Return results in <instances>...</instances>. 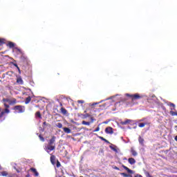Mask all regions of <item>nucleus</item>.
<instances>
[{"label": "nucleus", "mask_w": 177, "mask_h": 177, "mask_svg": "<svg viewBox=\"0 0 177 177\" xmlns=\"http://www.w3.org/2000/svg\"><path fill=\"white\" fill-rule=\"evenodd\" d=\"M8 46H9V48H15V44L12 41H10L8 44Z\"/></svg>", "instance_id": "23"}, {"label": "nucleus", "mask_w": 177, "mask_h": 177, "mask_svg": "<svg viewBox=\"0 0 177 177\" xmlns=\"http://www.w3.org/2000/svg\"><path fill=\"white\" fill-rule=\"evenodd\" d=\"M63 131L65 132V133H71V129H70L68 127H64Z\"/></svg>", "instance_id": "16"}, {"label": "nucleus", "mask_w": 177, "mask_h": 177, "mask_svg": "<svg viewBox=\"0 0 177 177\" xmlns=\"http://www.w3.org/2000/svg\"><path fill=\"white\" fill-rule=\"evenodd\" d=\"M9 113H10V110H9V108H6L4 109V111H1V113H0V118H2V117H3V115L6 114H9Z\"/></svg>", "instance_id": "6"}, {"label": "nucleus", "mask_w": 177, "mask_h": 177, "mask_svg": "<svg viewBox=\"0 0 177 177\" xmlns=\"http://www.w3.org/2000/svg\"><path fill=\"white\" fill-rule=\"evenodd\" d=\"M56 160V157L55 156V155H52L50 156V161H51V163L55 165V161Z\"/></svg>", "instance_id": "18"}, {"label": "nucleus", "mask_w": 177, "mask_h": 177, "mask_svg": "<svg viewBox=\"0 0 177 177\" xmlns=\"http://www.w3.org/2000/svg\"><path fill=\"white\" fill-rule=\"evenodd\" d=\"M12 110L17 111V113L21 114L26 111V106L21 105H16L12 108Z\"/></svg>", "instance_id": "3"}, {"label": "nucleus", "mask_w": 177, "mask_h": 177, "mask_svg": "<svg viewBox=\"0 0 177 177\" xmlns=\"http://www.w3.org/2000/svg\"><path fill=\"white\" fill-rule=\"evenodd\" d=\"M131 122H132V120L127 119L124 122H121L120 124L121 125H127L128 124H131Z\"/></svg>", "instance_id": "13"}, {"label": "nucleus", "mask_w": 177, "mask_h": 177, "mask_svg": "<svg viewBox=\"0 0 177 177\" xmlns=\"http://www.w3.org/2000/svg\"><path fill=\"white\" fill-rule=\"evenodd\" d=\"M99 139H100L101 140H103V142H105V143L110 144V142L109 140H107L106 138H104L102 136H100Z\"/></svg>", "instance_id": "20"}, {"label": "nucleus", "mask_w": 177, "mask_h": 177, "mask_svg": "<svg viewBox=\"0 0 177 177\" xmlns=\"http://www.w3.org/2000/svg\"><path fill=\"white\" fill-rule=\"evenodd\" d=\"M30 171L32 172H33V174H35V176H39V173H38V171H37V169H35L34 167H31Z\"/></svg>", "instance_id": "12"}, {"label": "nucleus", "mask_w": 177, "mask_h": 177, "mask_svg": "<svg viewBox=\"0 0 177 177\" xmlns=\"http://www.w3.org/2000/svg\"><path fill=\"white\" fill-rule=\"evenodd\" d=\"M56 149V136H53L50 140H48V145L45 147V150L48 153L53 151Z\"/></svg>", "instance_id": "1"}, {"label": "nucleus", "mask_w": 177, "mask_h": 177, "mask_svg": "<svg viewBox=\"0 0 177 177\" xmlns=\"http://www.w3.org/2000/svg\"><path fill=\"white\" fill-rule=\"evenodd\" d=\"M46 127H50V124L47 123L46 122H43V127L46 128Z\"/></svg>", "instance_id": "25"}, {"label": "nucleus", "mask_w": 177, "mask_h": 177, "mask_svg": "<svg viewBox=\"0 0 177 177\" xmlns=\"http://www.w3.org/2000/svg\"><path fill=\"white\" fill-rule=\"evenodd\" d=\"M170 114H171V115H177V112L171 111V112H170Z\"/></svg>", "instance_id": "34"}, {"label": "nucleus", "mask_w": 177, "mask_h": 177, "mask_svg": "<svg viewBox=\"0 0 177 177\" xmlns=\"http://www.w3.org/2000/svg\"><path fill=\"white\" fill-rule=\"evenodd\" d=\"M169 106H170V107H174V109H175V104H174V103H170V104H169Z\"/></svg>", "instance_id": "36"}, {"label": "nucleus", "mask_w": 177, "mask_h": 177, "mask_svg": "<svg viewBox=\"0 0 177 177\" xmlns=\"http://www.w3.org/2000/svg\"><path fill=\"white\" fill-rule=\"evenodd\" d=\"M150 122H144V123H139L138 127L139 128H144L145 125H150Z\"/></svg>", "instance_id": "14"}, {"label": "nucleus", "mask_w": 177, "mask_h": 177, "mask_svg": "<svg viewBox=\"0 0 177 177\" xmlns=\"http://www.w3.org/2000/svg\"><path fill=\"white\" fill-rule=\"evenodd\" d=\"M35 117L39 118L40 120H42V115H41V112L39 111H37L35 113Z\"/></svg>", "instance_id": "17"}, {"label": "nucleus", "mask_w": 177, "mask_h": 177, "mask_svg": "<svg viewBox=\"0 0 177 177\" xmlns=\"http://www.w3.org/2000/svg\"><path fill=\"white\" fill-rule=\"evenodd\" d=\"M113 169H116L117 171H120V168H118L117 166H115L113 167Z\"/></svg>", "instance_id": "39"}, {"label": "nucleus", "mask_w": 177, "mask_h": 177, "mask_svg": "<svg viewBox=\"0 0 177 177\" xmlns=\"http://www.w3.org/2000/svg\"><path fill=\"white\" fill-rule=\"evenodd\" d=\"M93 121H96V120H95V118H93V117L91 118V122H93Z\"/></svg>", "instance_id": "38"}, {"label": "nucleus", "mask_w": 177, "mask_h": 177, "mask_svg": "<svg viewBox=\"0 0 177 177\" xmlns=\"http://www.w3.org/2000/svg\"><path fill=\"white\" fill-rule=\"evenodd\" d=\"M109 147H110V149H111V150H113L115 153H118V150L117 149V148L115 147H113V145H111Z\"/></svg>", "instance_id": "22"}, {"label": "nucleus", "mask_w": 177, "mask_h": 177, "mask_svg": "<svg viewBox=\"0 0 177 177\" xmlns=\"http://www.w3.org/2000/svg\"><path fill=\"white\" fill-rule=\"evenodd\" d=\"M3 103H8L10 106H13V104H16V103H17V100L15 98H13L12 100L9 98H3Z\"/></svg>", "instance_id": "4"}, {"label": "nucleus", "mask_w": 177, "mask_h": 177, "mask_svg": "<svg viewBox=\"0 0 177 177\" xmlns=\"http://www.w3.org/2000/svg\"><path fill=\"white\" fill-rule=\"evenodd\" d=\"M95 104H97V103H95V104H92V106H95Z\"/></svg>", "instance_id": "43"}, {"label": "nucleus", "mask_w": 177, "mask_h": 177, "mask_svg": "<svg viewBox=\"0 0 177 177\" xmlns=\"http://www.w3.org/2000/svg\"><path fill=\"white\" fill-rule=\"evenodd\" d=\"M77 103H80L81 104H84V103H85V102L84 100H78Z\"/></svg>", "instance_id": "35"}, {"label": "nucleus", "mask_w": 177, "mask_h": 177, "mask_svg": "<svg viewBox=\"0 0 177 177\" xmlns=\"http://www.w3.org/2000/svg\"><path fill=\"white\" fill-rule=\"evenodd\" d=\"M120 175H122V176H124V177L129 176V175L127 174L126 173H121Z\"/></svg>", "instance_id": "32"}, {"label": "nucleus", "mask_w": 177, "mask_h": 177, "mask_svg": "<svg viewBox=\"0 0 177 177\" xmlns=\"http://www.w3.org/2000/svg\"><path fill=\"white\" fill-rule=\"evenodd\" d=\"M122 168H124V169H125L128 172V174H133V171L128 168V167L124 165H122Z\"/></svg>", "instance_id": "9"}, {"label": "nucleus", "mask_w": 177, "mask_h": 177, "mask_svg": "<svg viewBox=\"0 0 177 177\" xmlns=\"http://www.w3.org/2000/svg\"><path fill=\"white\" fill-rule=\"evenodd\" d=\"M84 117H91V115L89 114V113H86L85 115H84Z\"/></svg>", "instance_id": "40"}, {"label": "nucleus", "mask_w": 177, "mask_h": 177, "mask_svg": "<svg viewBox=\"0 0 177 177\" xmlns=\"http://www.w3.org/2000/svg\"><path fill=\"white\" fill-rule=\"evenodd\" d=\"M174 128H175V129H177V126H175Z\"/></svg>", "instance_id": "44"}, {"label": "nucleus", "mask_w": 177, "mask_h": 177, "mask_svg": "<svg viewBox=\"0 0 177 177\" xmlns=\"http://www.w3.org/2000/svg\"><path fill=\"white\" fill-rule=\"evenodd\" d=\"M131 153L132 156H133L134 157H136V156H138V152H136L135 149H131Z\"/></svg>", "instance_id": "21"}, {"label": "nucleus", "mask_w": 177, "mask_h": 177, "mask_svg": "<svg viewBox=\"0 0 177 177\" xmlns=\"http://www.w3.org/2000/svg\"><path fill=\"white\" fill-rule=\"evenodd\" d=\"M39 138L41 142H45V138L42 136H39Z\"/></svg>", "instance_id": "28"}, {"label": "nucleus", "mask_w": 177, "mask_h": 177, "mask_svg": "<svg viewBox=\"0 0 177 177\" xmlns=\"http://www.w3.org/2000/svg\"><path fill=\"white\" fill-rule=\"evenodd\" d=\"M5 44V39H0V46H2Z\"/></svg>", "instance_id": "26"}, {"label": "nucleus", "mask_w": 177, "mask_h": 177, "mask_svg": "<svg viewBox=\"0 0 177 177\" xmlns=\"http://www.w3.org/2000/svg\"><path fill=\"white\" fill-rule=\"evenodd\" d=\"M57 128H63V124L62 123H57Z\"/></svg>", "instance_id": "27"}, {"label": "nucleus", "mask_w": 177, "mask_h": 177, "mask_svg": "<svg viewBox=\"0 0 177 177\" xmlns=\"http://www.w3.org/2000/svg\"><path fill=\"white\" fill-rule=\"evenodd\" d=\"M60 111L63 114V115H68V111H67V109H66V108L62 107L60 109Z\"/></svg>", "instance_id": "8"}, {"label": "nucleus", "mask_w": 177, "mask_h": 177, "mask_svg": "<svg viewBox=\"0 0 177 177\" xmlns=\"http://www.w3.org/2000/svg\"><path fill=\"white\" fill-rule=\"evenodd\" d=\"M106 133H109L110 135H113L114 133V131L113 130V127H108L105 129Z\"/></svg>", "instance_id": "7"}, {"label": "nucleus", "mask_w": 177, "mask_h": 177, "mask_svg": "<svg viewBox=\"0 0 177 177\" xmlns=\"http://www.w3.org/2000/svg\"><path fill=\"white\" fill-rule=\"evenodd\" d=\"M1 165H0V169H1Z\"/></svg>", "instance_id": "45"}, {"label": "nucleus", "mask_w": 177, "mask_h": 177, "mask_svg": "<svg viewBox=\"0 0 177 177\" xmlns=\"http://www.w3.org/2000/svg\"><path fill=\"white\" fill-rule=\"evenodd\" d=\"M100 131V127H97L93 132H99Z\"/></svg>", "instance_id": "29"}, {"label": "nucleus", "mask_w": 177, "mask_h": 177, "mask_svg": "<svg viewBox=\"0 0 177 177\" xmlns=\"http://www.w3.org/2000/svg\"><path fill=\"white\" fill-rule=\"evenodd\" d=\"M56 165H57V168H60V167H61L62 165L60 164V162H59V160H57Z\"/></svg>", "instance_id": "31"}, {"label": "nucleus", "mask_w": 177, "mask_h": 177, "mask_svg": "<svg viewBox=\"0 0 177 177\" xmlns=\"http://www.w3.org/2000/svg\"><path fill=\"white\" fill-rule=\"evenodd\" d=\"M174 140L177 142V136L175 137Z\"/></svg>", "instance_id": "42"}, {"label": "nucleus", "mask_w": 177, "mask_h": 177, "mask_svg": "<svg viewBox=\"0 0 177 177\" xmlns=\"http://www.w3.org/2000/svg\"><path fill=\"white\" fill-rule=\"evenodd\" d=\"M17 84H19V85H23L24 84V82L23 81V79H21V77H18L17 79Z\"/></svg>", "instance_id": "10"}, {"label": "nucleus", "mask_w": 177, "mask_h": 177, "mask_svg": "<svg viewBox=\"0 0 177 177\" xmlns=\"http://www.w3.org/2000/svg\"><path fill=\"white\" fill-rule=\"evenodd\" d=\"M135 177H143V176H142V175H140V174H137L135 176Z\"/></svg>", "instance_id": "41"}, {"label": "nucleus", "mask_w": 177, "mask_h": 177, "mask_svg": "<svg viewBox=\"0 0 177 177\" xmlns=\"http://www.w3.org/2000/svg\"><path fill=\"white\" fill-rule=\"evenodd\" d=\"M126 96H127V97H131V102H135V100H139V99H142V97H143V96L140 95L139 93H136L133 95L127 93Z\"/></svg>", "instance_id": "2"}, {"label": "nucleus", "mask_w": 177, "mask_h": 177, "mask_svg": "<svg viewBox=\"0 0 177 177\" xmlns=\"http://www.w3.org/2000/svg\"><path fill=\"white\" fill-rule=\"evenodd\" d=\"M15 67H17L18 68L19 71H20V68H19V66H17V64H14Z\"/></svg>", "instance_id": "37"}, {"label": "nucleus", "mask_w": 177, "mask_h": 177, "mask_svg": "<svg viewBox=\"0 0 177 177\" xmlns=\"http://www.w3.org/2000/svg\"><path fill=\"white\" fill-rule=\"evenodd\" d=\"M138 142L141 146H145V139L142 136L138 137Z\"/></svg>", "instance_id": "11"}, {"label": "nucleus", "mask_w": 177, "mask_h": 177, "mask_svg": "<svg viewBox=\"0 0 177 177\" xmlns=\"http://www.w3.org/2000/svg\"><path fill=\"white\" fill-rule=\"evenodd\" d=\"M4 107H6V109H9V107H10V106L8 104H6V102H4Z\"/></svg>", "instance_id": "33"}, {"label": "nucleus", "mask_w": 177, "mask_h": 177, "mask_svg": "<svg viewBox=\"0 0 177 177\" xmlns=\"http://www.w3.org/2000/svg\"><path fill=\"white\" fill-rule=\"evenodd\" d=\"M145 174L146 175L147 177H152V176L150 175V173H149V171H145Z\"/></svg>", "instance_id": "30"}, {"label": "nucleus", "mask_w": 177, "mask_h": 177, "mask_svg": "<svg viewBox=\"0 0 177 177\" xmlns=\"http://www.w3.org/2000/svg\"><path fill=\"white\" fill-rule=\"evenodd\" d=\"M82 124H83V125H91V122H86L85 120H83Z\"/></svg>", "instance_id": "24"}, {"label": "nucleus", "mask_w": 177, "mask_h": 177, "mask_svg": "<svg viewBox=\"0 0 177 177\" xmlns=\"http://www.w3.org/2000/svg\"><path fill=\"white\" fill-rule=\"evenodd\" d=\"M30 102H31V97L28 96L26 98L25 103H26V104H28V103H30Z\"/></svg>", "instance_id": "19"}, {"label": "nucleus", "mask_w": 177, "mask_h": 177, "mask_svg": "<svg viewBox=\"0 0 177 177\" xmlns=\"http://www.w3.org/2000/svg\"><path fill=\"white\" fill-rule=\"evenodd\" d=\"M1 175V176H7V177H19V176H17V174H8V171H1L0 176Z\"/></svg>", "instance_id": "5"}, {"label": "nucleus", "mask_w": 177, "mask_h": 177, "mask_svg": "<svg viewBox=\"0 0 177 177\" xmlns=\"http://www.w3.org/2000/svg\"><path fill=\"white\" fill-rule=\"evenodd\" d=\"M129 162L131 164V165H133L136 162V160L133 158H130L128 159Z\"/></svg>", "instance_id": "15"}]
</instances>
